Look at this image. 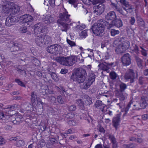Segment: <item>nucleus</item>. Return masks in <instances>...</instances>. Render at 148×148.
Segmentation results:
<instances>
[{"mask_svg": "<svg viewBox=\"0 0 148 148\" xmlns=\"http://www.w3.org/2000/svg\"><path fill=\"white\" fill-rule=\"evenodd\" d=\"M114 45H116L115 51L117 54L123 53L129 47V40L125 38H121L116 39L113 42Z\"/></svg>", "mask_w": 148, "mask_h": 148, "instance_id": "f257e3e1", "label": "nucleus"}, {"mask_svg": "<svg viewBox=\"0 0 148 148\" xmlns=\"http://www.w3.org/2000/svg\"><path fill=\"white\" fill-rule=\"evenodd\" d=\"M70 16V15L68 14V12L66 11L59 14L60 19L58 20L57 23L61 26V29L63 31L66 32L67 31L69 26L68 23L71 22L69 18Z\"/></svg>", "mask_w": 148, "mask_h": 148, "instance_id": "f03ea898", "label": "nucleus"}, {"mask_svg": "<svg viewBox=\"0 0 148 148\" xmlns=\"http://www.w3.org/2000/svg\"><path fill=\"white\" fill-rule=\"evenodd\" d=\"M105 24L102 20H98L97 22L94 23L91 28L94 34L101 37L103 36L105 34Z\"/></svg>", "mask_w": 148, "mask_h": 148, "instance_id": "7ed1b4c3", "label": "nucleus"}, {"mask_svg": "<svg viewBox=\"0 0 148 148\" xmlns=\"http://www.w3.org/2000/svg\"><path fill=\"white\" fill-rule=\"evenodd\" d=\"M3 10L5 13L12 14L17 13L18 12V7L14 3L10 1H7L5 4L3 5Z\"/></svg>", "mask_w": 148, "mask_h": 148, "instance_id": "20e7f679", "label": "nucleus"}, {"mask_svg": "<svg viewBox=\"0 0 148 148\" xmlns=\"http://www.w3.org/2000/svg\"><path fill=\"white\" fill-rule=\"evenodd\" d=\"M77 76V80L79 83L84 82L87 76V73L85 69L81 68L77 69L75 72Z\"/></svg>", "mask_w": 148, "mask_h": 148, "instance_id": "39448f33", "label": "nucleus"}, {"mask_svg": "<svg viewBox=\"0 0 148 148\" xmlns=\"http://www.w3.org/2000/svg\"><path fill=\"white\" fill-rule=\"evenodd\" d=\"M62 49V47L58 44H54L48 46L46 48L47 51L51 54L55 55Z\"/></svg>", "mask_w": 148, "mask_h": 148, "instance_id": "423d86ee", "label": "nucleus"}, {"mask_svg": "<svg viewBox=\"0 0 148 148\" xmlns=\"http://www.w3.org/2000/svg\"><path fill=\"white\" fill-rule=\"evenodd\" d=\"M47 30V27L40 23L34 25V32L35 35L42 34V33L45 32Z\"/></svg>", "mask_w": 148, "mask_h": 148, "instance_id": "0eeeda50", "label": "nucleus"}, {"mask_svg": "<svg viewBox=\"0 0 148 148\" xmlns=\"http://www.w3.org/2000/svg\"><path fill=\"white\" fill-rule=\"evenodd\" d=\"M94 8L95 9L93 11L95 15L99 16L104 11L105 6L103 4H99L98 5L94 6Z\"/></svg>", "mask_w": 148, "mask_h": 148, "instance_id": "6e6552de", "label": "nucleus"}, {"mask_svg": "<svg viewBox=\"0 0 148 148\" xmlns=\"http://www.w3.org/2000/svg\"><path fill=\"white\" fill-rule=\"evenodd\" d=\"M114 64V63L113 62L109 63L104 62L103 63H100L98 66L100 70L107 71L109 69L111 68Z\"/></svg>", "mask_w": 148, "mask_h": 148, "instance_id": "1a4fd4ad", "label": "nucleus"}, {"mask_svg": "<svg viewBox=\"0 0 148 148\" xmlns=\"http://www.w3.org/2000/svg\"><path fill=\"white\" fill-rule=\"evenodd\" d=\"M16 16H8L6 18L5 22V25L6 26L10 27L16 24Z\"/></svg>", "mask_w": 148, "mask_h": 148, "instance_id": "9d476101", "label": "nucleus"}, {"mask_svg": "<svg viewBox=\"0 0 148 148\" xmlns=\"http://www.w3.org/2000/svg\"><path fill=\"white\" fill-rule=\"evenodd\" d=\"M117 16L116 13L114 11H110L107 13L105 16L106 20L112 22L114 19L116 18Z\"/></svg>", "mask_w": 148, "mask_h": 148, "instance_id": "9b49d317", "label": "nucleus"}, {"mask_svg": "<svg viewBox=\"0 0 148 148\" xmlns=\"http://www.w3.org/2000/svg\"><path fill=\"white\" fill-rule=\"evenodd\" d=\"M55 60L57 62L63 65L69 66L67 57H57Z\"/></svg>", "mask_w": 148, "mask_h": 148, "instance_id": "f8f14e48", "label": "nucleus"}, {"mask_svg": "<svg viewBox=\"0 0 148 148\" xmlns=\"http://www.w3.org/2000/svg\"><path fill=\"white\" fill-rule=\"evenodd\" d=\"M21 20H22L23 23H27L32 21L33 20L32 16L29 14H24L20 16Z\"/></svg>", "mask_w": 148, "mask_h": 148, "instance_id": "ddd939ff", "label": "nucleus"}, {"mask_svg": "<svg viewBox=\"0 0 148 148\" xmlns=\"http://www.w3.org/2000/svg\"><path fill=\"white\" fill-rule=\"evenodd\" d=\"M120 114H117L116 117L113 118L112 120V125L117 130L118 126L119 125L120 121Z\"/></svg>", "mask_w": 148, "mask_h": 148, "instance_id": "4468645a", "label": "nucleus"}, {"mask_svg": "<svg viewBox=\"0 0 148 148\" xmlns=\"http://www.w3.org/2000/svg\"><path fill=\"white\" fill-rule=\"evenodd\" d=\"M121 59L123 65L127 66L130 64V55L128 53L125 54Z\"/></svg>", "mask_w": 148, "mask_h": 148, "instance_id": "2eb2a0df", "label": "nucleus"}, {"mask_svg": "<svg viewBox=\"0 0 148 148\" xmlns=\"http://www.w3.org/2000/svg\"><path fill=\"white\" fill-rule=\"evenodd\" d=\"M36 37L35 39V42L38 46L42 47L43 45L42 34L35 35Z\"/></svg>", "mask_w": 148, "mask_h": 148, "instance_id": "dca6fc26", "label": "nucleus"}, {"mask_svg": "<svg viewBox=\"0 0 148 148\" xmlns=\"http://www.w3.org/2000/svg\"><path fill=\"white\" fill-rule=\"evenodd\" d=\"M115 95L119 98L120 101H123L127 98V95L120 91H115Z\"/></svg>", "mask_w": 148, "mask_h": 148, "instance_id": "f3484780", "label": "nucleus"}, {"mask_svg": "<svg viewBox=\"0 0 148 148\" xmlns=\"http://www.w3.org/2000/svg\"><path fill=\"white\" fill-rule=\"evenodd\" d=\"M31 101L32 105L35 103L36 101H40V98L38 97L37 93L35 91H33L31 94Z\"/></svg>", "mask_w": 148, "mask_h": 148, "instance_id": "a211bd4d", "label": "nucleus"}, {"mask_svg": "<svg viewBox=\"0 0 148 148\" xmlns=\"http://www.w3.org/2000/svg\"><path fill=\"white\" fill-rule=\"evenodd\" d=\"M120 2L123 5V8L125 9V12H129L130 5L129 2L125 0H120Z\"/></svg>", "mask_w": 148, "mask_h": 148, "instance_id": "6ab92c4d", "label": "nucleus"}, {"mask_svg": "<svg viewBox=\"0 0 148 148\" xmlns=\"http://www.w3.org/2000/svg\"><path fill=\"white\" fill-rule=\"evenodd\" d=\"M67 57L69 66L73 65L77 60V58L75 56L71 55Z\"/></svg>", "mask_w": 148, "mask_h": 148, "instance_id": "aec40b11", "label": "nucleus"}, {"mask_svg": "<svg viewBox=\"0 0 148 148\" xmlns=\"http://www.w3.org/2000/svg\"><path fill=\"white\" fill-rule=\"evenodd\" d=\"M95 107L96 108H98L101 107L100 109L103 112L106 105L102 102V101L100 100H97L94 105Z\"/></svg>", "mask_w": 148, "mask_h": 148, "instance_id": "412c9836", "label": "nucleus"}, {"mask_svg": "<svg viewBox=\"0 0 148 148\" xmlns=\"http://www.w3.org/2000/svg\"><path fill=\"white\" fill-rule=\"evenodd\" d=\"M112 22L114 24V26L118 28L121 27L123 25L121 19L120 18H117V17Z\"/></svg>", "mask_w": 148, "mask_h": 148, "instance_id": "4be33fe9", "label": "nucleus"}, {"mask_svg": "<svg viewBox=\"0 0 148 148\" xmlns=\"http://www.w3.org/2000/svg\"><path fill=\"white\" fill-rule=\"evenodd\" d=\"M92 84L88 81L86 80L84 82L80 84V87L82 89L87 90Z\"/></svg>", "mask_w": 148, "mask_h": 148, "instance_id": "5701e85b", "label": "nucleus"}, {"mask_svg": "<svg viewBox=\"0 0 148 148\" xmlns=\"http://www.w3.org/2000/svg\"><path fill=\"white\" fill-rule=\"evenodd\" d=\"M43 45L49 44L51 41V38L48 36L42 35Z\"/></svg>", "mask_w": 148, "mask_h": 148, "instance_id": "b1692460", "label": "nucleus"}, {"mask_svg": "<svg viewBox=\"0 0 148 148\" xmlns=\"http://www.w3.org/2000/svg\"><path fill=\"white\" fill-rule=\"evenodd\" d=\"M130 83H132L134 80L137 77V73H135L134 71L130 69Z\"/></svg>", "mask_w": 148, "mask_h": 148, "instance_id": "393cba45", "label": "nucleus"}, {"mask_svg": "<svg viewBox=\"0 0 148 148\" xmlns=\"http://www.w3.org/2000/svg\"><path fill=\"white\" fill-rule=\"evenodd\" d=\"M96 78V75L95 74L93 73H90L87 79H86L92 84L95 81Z\"/></svg>", "mask_w": 148, "mask_h": 148, "instance_id": "a878e982", "label": "nucleus"}, {"mask_svg": "<svg viewBox=\"0 0 148 148\" xmlns=\"http://www.w3.org/2000/svg\"><path fill=\"white\" fill-rule=\"evenodd\" d=\"M76 103L77 106L79 107V108L81 110H84V103L82 99H79L76 100Z\"/></svg>", "mask_w": 148, "mask_h": 148, "instance_id": "bb28decb", "label": "nucleus"}, {"mask_svg": "<svg viewBox=\"0 0 148 148\" xmlns=\"http://www.w3.org/2000/svg\"><path fill=\"white\" fill-rule=\"evenodd\" d=\"M43 20L44 21H47V23H48L53 22L54 19L53 17L49 15H48L44 17L43 18Z\"/></svg>", "mask_w": 148, "mask_h": 148, "instance_id": "cd10ccee", "label": "nucleus"}, {"mask_svg": "<svg viewBox=\"0 0 148 148\" xmlns=\"http://www.w3.org/2000/svg\"><path fill=\"white\" fill-rule=\"evenodd\" d=\"M140 102V106L142 108H145L147 105L145 99L144 98H141Z\"/></svg>", "mask_w": 148, "mask_h": 148, "instance_id": "c85d7f7f", "label": "nucleus"}, {"mask_svg": "<svg viewBox=\"0 0 148 148\" xmlns=\"http://www.w3.org/2000/svg\"><path fill=\"white\" fill-rule=\"evenodd\" d=\"M18 108V106L17 104H13L7 106L6 109L8 110V111H11L16 110Z\"/></svg>", "mask_w": 148, "mask_h": 148, "instance_id": "c756f323", "label": "nucleus"}, {"mask_svg": "<svg viewBox=\"0 0 148 148\" xmlns=\"http://www.w3.org/2000/svg\"><path fill=\"white\" fill-rule=\"evenodd\" d=\"M119 87L120 89H116L115 91H120L121 92H123L126 88V85L125 84L122 83L119 85Z\"/></svg>", "mask_w": 148, "mask_h": 148, "instance_id": "7c9ffc66", "label": "nucleus"}, {"mask_svg": "<svg viewBox=\"0 0 148 148\" xmlns=\"http://www.w3.org/2000/svg\"><path fill=\"white\" fill-rule=\"evenodd\" d=\"M137 136H135L134 137H132L130 138V140H135L136 142L140 143L143 142V140L140 138H136Z\"/></svg>", "mask_w": 148, "mask_h": 148, "instance_id": "2f4dec72", "label": "nucleus"}, {"mask_svg": "<svg viewBox=\"0 0 148 148\" xmlns=\"http://www.w3.org/2000/svg\"><path fill=\"white\" fill-rule=\"evenodd\" d=\"M110 76L111 79L112 80H114L116 79L117 75L114 72L112 71L110 73Z\"/></svg>", "mask_w": 148, "mask_h": 148, "instance_id": "473e14b6", "label": "nucleus"}, {"mask_svg": "<svg viewBox=\"0 0 148 148\" xmlns=\"http://www.w3.org/2000/svg\"><path fill=\"white\" fill-rule=\"evenodd\" d=\"M119 33V31L118 30H116L114 29H112L110 31V34L112 36H115L116 35Z\"/></svg>", "mask_w": 148, "mask_h": 148, "instance_id": "72a5a7b5", "label": "nucleus"}, {"mask_svg": "<svg viewBox=\"0 0 148 148\" xmlns=\"http://www.w3.org/2000/svg\"><path fill=\"white\" fill-rule=\"evenodd\" d=\"M107 136L108 137V139L110 140L112 143L116 141V139L113 135L110 134L108 135Z\"/></svg>", "mask_w": 148, "mask_h": 148, "instance_id": "f704fd0d", "label": "nucleus"}, {"mask_svg": "<svg viewBox=\"0 0 148 148\" xmlns=\"http://www.w3.org/2000/svg\"><path fill=\"white\" fill-rule=\"evenodd\" d=\"M15 81L16 82L18 83L19 85H20L22 87H23L25 88L26 87V86L24 83L21 81L19 79H15Z\"/></svg>", "mask_w": 148, "mask_h": 148, "instance_id": "c9c22d12", "label": "nucleus"}, {"mask_svg": "<svg viewBox=\"0 0 148 148\" xmlns=\"http://www.w3.org/2000/svg\"><path fill=\"white\" fill-rule=\"evenodd\" d=\"M45 145V142L43 140H41L39 141L38 144V146L39 148H42Z\"/></svg>", "mask_w": 148, "mask_h": 148, "instance_id": "e433bc0d", "label": "nucleus"}, {"mask_svg": "<svg viewBox=\"0 0 148 148\" xmlns=\"http://www.w3.org/2000/svg\"><path fill=\"white\" fill-rule=\"evenodd\" d=\"M57 101L60 104H63L64 103V99H62V97L61 95L58 96L57 97Z\"/></svg>", "mask_w": 148, "mask_h": 148, "instance_id": "4c0bfd02", "label": "nucleus"}, {"mask_svg": "<svg viewBox=\"0 0 148 148\" xmlns=\"http://www.w3.org/2000/svg\"><path fill=\"white\" fill-rule=\"evenodd\" d=\"M130 108V102L128 104L126 107L125 108L123 109V111L124 112V113L123 115V117L127 115V112L129 111Z\"/></svg>", "mask_w": 148, "mask_h": 148, "instance_id": "58836bf2", "label": "nucleus"}, {"mask_svg": "<svg viewBox=\"0 0 148 148\" xmlns=\"http://www.w3.org/2000/svg\"><path fill=\"white\" fill-rule=\"evenodd\" d=\"M135 59L137 62V64L139 67L142 66V60L138 57L136 56Z\"/></svg>", "mask_w": 148, "mask_h": 148, "instance_id": "ea45409f", "label": "nucleus"}, {"mask_svg": "<svg viewBox=\"0 0 148 148\" xmlns=\"http://www.w3.org/2000/svg\"><path fill=\"white\" fill-rule=\"evenodd\" d=\"M87 50L88 51H89V53L88 54V57H90L92 59V58H93L94 57V53L93 52V50L90 49H88Z\"/></svg>", "mask_w": 148, "mask_h": 148, "instance_id": "a19ab883", "label": "nucleus"}, {"mask_svg": "<svg viewBox=\"0 0 148 148\" xmlns=\"http://www.w3.org/2000/svg\"><path fill=\"white\" fill-rule=\"evenodd\" d=\"M85 25H82L81 26H77L75 28V29L77 32H79L81 30H83L85 28Z\"/></svg>", "mask_w": 148, "mask_h": 148, "instance_id": "79ce46f5", "label": "nucleus"}, {"mask_svg": "<svg viewBox=\"0 0 148 148\" xmlns=\"http://www.w3.org/2000/svg\"><path fill=\"white\" fill-rule=\"evenodd\" d=\"M78 0H69V3L73 5L75 8L77 7V2Z\"/></svg>", "mask_w": 148, "mask_h": 148, "instance_id": "37998d69", "label": "nucleus"}, {"mask_svg": "<svg viewBox=\"0 0 148 148\" xmlns=\"http://www.w3.org/2000/svg\"><path fill=\"white\" fill-rule=\"evenodd\" d=\"M105 2V0H95L94 1H93L92 4L94 5L99 3L103 4V3Z\"/></svg>", "mask_w": 148, "mask_h": 148, "instance_id": "c03bdc74", "label": "nucleus"}, {"mask_svg": "<svg viewBox=\"0 0 148 148\" xmlns=\"http://www.w3.org/2000/svg\"><path fill=\"white\" fill-rule=\"evenodd\" d=\"M32 62L36 66H38L39 65V61L36 58H33L32 60Z\"/></svg>", "mask_w": 148, "mask_h": 148, "instance_id": "a18cd8bd", "label": "nucleus"}, {"mask_svg": "<svg viewBox=\"0 0 148 148\" xmlns=\"http://www.w3.org/2000/svg\"><path fill=\"white\" fill-rule=\"evenodd\" d=\"M48 100L51 103H54L56 100V98L54 96H49Z\"/></svg>", "mask_w": 148, "mask_h": 148, "instance_id": "49530a36", "label": "nucleus"}, {"mask_svg": "<svg viewBox=\"0 0 148 148\" xmlns=\"http://www.w3.org/2000/svg\"><path fill=\"white\" fill-rule=\"evenodd\" d=\"M41 129L42 130V131H46L48 132H49L50 131L49 128L45 125H44L43 126H42L41 127Z\"/></svg>", "mask_w": 148, "mask_h": 148, "instance_id": "de8ad7c7", "label": "nucleus"}, {"mask_svg": "<svg viewBox=\"0 0 148 148\" xmlns=\"http://www.w3.org/2000/svg\"><path fill=\"white\" fill-rule=\"evenodd\" d=\"M87 36V31L85 30L82 31L81 34V37L85 38Z\"/></svg>", "mask_w": 148, "mask_h": 148, "instance_id": "09e8293b", "label": "nucleus"}, {"mask_svg": "<svg viewBox=\"0 0 148 148\" xmlns=\"http://www.w3.org/2000/svg\"><path fill=\"white\" fill-rule=\"evenodd\" d=\"M74 116V114L72 113H69L66 114V117L67 119H71L73 118Z\"/></svg>", "mask_w": 148, "mask_h": 148, "instance_id": "8fccbe9b", "label": "nucleus"}, {"mask_svg": "<svg viewBox=\"0 0 148 148\" xmlns=\"http://www.w3.org/2000/svg\"><path fill=\"white\" fill-rule=\"evenodd\" d=\"M67 42L68 43L71 47L75 46H76V44L74 42L70 40L67 39Z\"/></svg>", "mask_w": 148, "mask_h": 148, "instance_id": "3c124183", "label": "nucleus"}, {"mask_svg": "<svg viewBox=\"0 0 148 148\" xmlns=\"http://www.w3.org/2000/svg\"><path fill=\"white\" fill-rule=\"evenodd\" d=\"M140 48L142 49V50L141 51V52L142 55L144 56H146L147 55V51L144 48H143L142 47H140Z\"/></svg>", "mask_w": 148, "mask_h": 148, "instance_id": "603ef678", "label": "nucleus"}, {"mask_svg": "<svg viewBox=\"0 0 148 148\" xmlns=\"http://www.w3.org/2000/svg\"><path fill=\"white\" fill-rule=\"evenodd\" d=\"M16 144L18 146H22L24 145V143L22 140H19L16 142Z\"/></svg>", "mask_w": 148, "mask_h": 148, "instance_id": "864d4df0", "label": "nucleus"}, {"mask_svg": "<svg viewBox=\"0 0 148 148\" xmlns=\"http://www.w3.org/2000/svg\"><path fill=\"white\" fill-rule=\"evenodd\" d=\"M124 78L126 80H128L130 79V69L125 73L124 75Z\"/></svg>", "mask_w": 148, "mask_h": 148, "instance_id": "5fc2aeb1", "label": "nucleus"}, {"mask_svg": "<svg viewBox=\"0 0 148 148\" xmlns=\"http://www.w3.org/2000/svg\"><path fill=\"white\" fill-rule=\"evenodd\" d=\"M52 78L55 81H57L58 79V77L56 74L53 72L51 75Z\"/></svg>", "mask_w": 148, "mask_h": 148, "instance_id": "6e6d98bb", "label": "nucleus"}, {"mask_svg": "<svg viewBox=\"0 0 148 148\" xmlns=\"http://www.w3.org/2000/svg\"><path fill=\"white\" fill-rule=\"evenodd\" d=\"M20 29V32L21 33H25L27 31V28L25 27H21Z\"/></svg>", "mask_w": 148, "mask_h": 148, "instance_id": "4d7b16f0", "label": "nucleus"}, {"mask_svg": "<svg viewBox=\"0 0 148 148\" xmlns=\"http://www.w3.org/2000/svg\"><path fill=\"white\" fill-rule=\"evenodd\" d=\"M76 109V106L74 105L71 106L69 107V110L71 111H75Z\"/></svg>", "mask_w": 148, "mask_h": 148, "instance_id": "13d9d810", "label": "nucleus"}, {"mask_svg": "<svg viewBox=\"0 0 148 148\" xmlns=\"http://www.w3.org/2000/svg\"><path fill=\"white\" fill-rule=\"evenodd\" d=\"M21 44H18L17 43L14 42H12V47L13 48L16 47H21Z\"/></svg>", "mask_w": 148, "mask_h": 148, "instance_id": "bf43d9fd", "label": "nucleus"}, {"mask_svg": "<svg viewBox=\"0 0 148 148\" xmlns=\"http://www.w3.org/2000/svg\"><path fill=\"white\" fill-rule=\"evenodd\" d=\"M75 75H74V74L73 73H72V75L71 76L70 79L73 80V81H76L77 82V76L75 75Z\"/></svg>", "mask_w": 148, "mask_h": 148, "instance_id": "052dcab7", "label": "nucleus"}, {"mask_svg": "<svg viewBox=\"0 0 148 148\" xmlns=\"http://www.w3.org/2000/svg\"><path fill=\"white\" fill-rule=\"evenodd\" d=\"M27 10L28 11H29L30 12H32L34 11V9L30 4L28 6Z\"/></svg>", "mask_w": 148, "mask_h": 148, "instance_id": "680f3d73", "label": "nucleus"}, {"mask_svg": "<svg viewBox=\"0 0 148 148\" xmlns=\"http://www.w3.org/2000/svg\"><path fill=\"white\" fill-rule=\"evenodd\" d=\"M114 26V24L111 22L109 24L107 25V29H109Z\"/></svg>", "mask_w": 148, "mask_h": 148, "instance_id": "e2e57ef3", "label": "nucleus"}, {"mask_svg": "<svg viewBox=\"0 0 148 148\" xmlns=\"http://www.w3.org/2000/svg\"><path fill=\"white\" fill-rule=\"evenodd\" d=\"M86 100L88 102V104L90 105L92 103L91 98L89 97L88 96L87 97Z\"/></svg>", "mask_w": 148, "mask_h": 148, "instance_id": "0e129e2a", "label": "nucleus"}, {"mask_svg": "<svg viewBox=\"0 0 148 148\" xmlns=\"http://www.w3.org/2000/svg\"><path fill=\"white\" fill-rule=\"evenodd\" d=\"M110 2L113 7L114 8L116 7V5L115 4V2H116V0H110Z\"/></svg>", "mask_w": 148, "mask_h": 148, "instance_id": "69168bd1", "label": "nucleus"}, {"mask_svg": "<svg viewBox=\"0 0 148 148\" xmlns=\"http://www.w3.org/2000/svg\"><path fill=\"white\" fill-rule=\"evenodd\" d=\"M112 143V148H118V145L116 141Z\"/></svg>", "mask_w": 148, "mask_h": 148, "instance_id": "338daca9", "label": "nucleus"}, {"mask_svg": "<svg viewBox=\"0 0 148 148\" xmlns=\"http://www.w3.org/2000/svg\"><path fill=\"white\" fill-rule=\"evenodd\" d=\"M68 72V70L66 69H62L60 71V73L62 74H65Z\"/></svg>", "mask_w": 148, "mask_h": 148, "instance_id": "774afa93", "label": "nucleus"}]
</instances>
